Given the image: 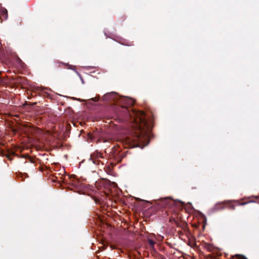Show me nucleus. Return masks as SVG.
<instances>
[{
  "instance_id": "1",
  "label": "nucleus",
  "mask_w": 259,
  "mask_h": 259,
  "mask_svg": "<svg viewBox=\"0 0 259 259\" xmlns=\"http://www.w3.org/2000/svg\"><path fill=\"white\" fill-rule=\"evenodd\" d=\"M132 116L134 118V128L136 130L135 135L132 137H127L125 139L126 144L134 147L139 144H145L148 138V126L145 120L144 112L142 111H132Z\"/></svg>"
},
{
  "instance_id": "2",
  "label": "nucleus",
  "mask_w": 259,
  "mask_h": 259,
  "mask_svg": "<svg viewBox=\"0 0 259 259\" xmlns=\"http://www.w3.org/2000/svg\"><path fill=\"white\" fill-rule=\"evenodd\" d=\"M126 101L127 104L131 106L133 105L135 102V101L134 99L130 98H127L126 99Z\"/></svg>"
},
{
  "instance_id": "3",
  "label": "nucleus",
  "mask_w": 259,
  "mask_h": 259,
  "mask_svg": "<svg viewBox=\"0 0 259 259\" xmlns=\"http://www.w3.org/2000/svg\"><path fill=\"white\" fill-rule=\"evenodd\" d=\"M235 256L239 259H245V257L243 255L236 254Z\"/></svg>"
},
{
  "instance_id": "4",
  "label": "nucleus",
  "mask_w": 259,
  "mask_h": 259,
  "mask_svg": "<svg viewBox=\"0 0 259 259\" xmlns=\"http://www.w3.org/2000/svg\"><path fill=\"white\" fill-rule=\"evenodd\" d=\"M149 242L151 246H153L154 245V242L153 241L150 240H149Z\"/></svg>"
},
{
  "instance_id": "5",
  "label": "nucleus",
  "mask_w": 259,
  "mask_h": 259,
  "mask_svg": "<svg viewBox=\"0 0 259 259\" xmlns=\"http://www.w3.org/2000/svg\"><path fill=\"white\" fill-rule=\"evenodd\" d=\"M4 12H5V15H6V17H5V18H6L7 17V10H4Z\"/></svg>"
},
{
  "instance_id": "6",
  "label": "nucleus",
  "mask_w": 259,
  "mask_h": 259,
  "mask_svg": "<svg viewBox=\"0 0 259 259\" xmlns=\"http://www.w3.org/2000/svg\"><path fill=\"white\" fill-rule=\"evenodd\" d=\"M247 203V202L241 203H240V205H245V204H246Z\"/></svg>"
}]
</instances>
